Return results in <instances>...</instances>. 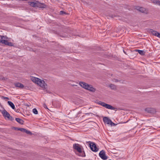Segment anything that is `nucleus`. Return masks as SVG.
<instances>
[{"label":"nucleus","instance_id":"473e14b6","mask_svg":"<svg viewBox=\"0 0 160 160\" xmlns=\"http://www.w3.org/2000/svg\"><path fill=\"white\" fill-rule=\"evenodd\" d=\"M60 36L62 37L65 38V37H66L68 36V35H66V34H65L64 35H60Z\"/></svg>","mask_w":160,"mask_h":160},{"label":"nucleus","instance_id":"f257e3e1","mask_svg":"<svg viewBox=\"0 0 160 160\" xmlns=\"http://www.w3.org/2000/svg\"><path fill=\"white\" fill-rule=\"evenodd\" d=\"M1 43L9 46H13V43L11 42H8V41L7 40V39H8V38L6 36L1 35Z\"/></svg>","mask_w":160,"mask_h":160},{"label":"nucleus","instance_id":"6ab92c4d","mask_svg":"<svg viewBox=\"0 0 160 160\" xmlns=\"http://www.w3.org/2000/svg\"><path fill=\"white\" fill-rule=\"evenodd\" d=\"M15 120L17 122L20 124L22 125H23V124L24 121L22 119L18 118H16Z\"/></svg>","mask_w":160,"mask_h":160},{"label":"nucleus","instance_id":"58836bf2","mask_svg":"<svg viewBox=\"0 0 160 160\" xmlns=\"http://www.w3.org/2000/svg\"><path fill=\"white\" fill-rule=\"evenodd\" d=\"M158 37L160 38V33H159V34H158Z\"/></svg>","mask_w":160,"mask_h":160},{"label":"nucleus","instance_id":"a878e982","mask_svg":"<svg viewBox=\"0 0 160 160\" xmlns=\"http://www.w3.org/2000/svg\"><path fill=\"white\" fill-rule=\"evenodd\" d=\"M97 103L104 107L106 103L101 101H99Z\"/></svg>","mask_w":160,"mask_h":160},{"label":"nucleus","instance_id":"393cba45","mask_svg":"<svg viewBox=\"0 0 160 160\" xmlns=\"http://www.w3.org/2000/svg\"><path fill=\"white\" fill-rule=\"evenodd\" d=\"M109 86L112 89L114 90L116 89V86L114 84H111L109 85Z\"/></svg>","mask_w":160,"mask_h":160},{"label":"nucleus","instance_id":"1a4fd4ad","mask_svg":"<svg viewBox=\"0 0 160 160\" xmlns=\"http://www.w3.org/2000/svg\"><path fill=\"white\" fill-rule=\"evenodd\" d=\"M79 85L82 88L87 89V88H88V84L87 83L84 82H79Z\"/></svg>","mask_w":160,"mask_h":160},{"label":"nucleus","instance_id":"cd10ccee","mask_svg":"<svg viewBox=\"0 0 160 160\" xmlns=\"http://www.w3.org/2000/svg\"><path fill=\"white\" fill-rule=\"evenodd\" d=\"M1 98L2 99H6V101H7L9 99V98H8V97H4V96H1Z\"/></svg>","mask_w":160,"mask_h":160},{"label":"nucleus","instance_id":"39448f33","mask_svg":"<svg viewBox=\"0 0 160 160\" xmlns=\"http://www.w3.org/2000/svg\"><path fill=\"white\" fill-rule=\"evenodd\" d=\"M38 81L37 83V84L42 88H45V85H46V84L43 80H41L40 79V80H38Z\"/></svg>","mask_w":160,"mask_h":160},{"label":"nucleus","instance_id":"f704fd0d","mask_svg":"<svg viewBox=\"0 0 160 160\" xmlns=\"http://www.w3.org/2000/svg\"><path fill=\"white\" fill-rule=\"evenodd\" d=\"M60 14H62L63 13L65 14L66 13L65 12H64L63 11H61L60 12Z\"/></svg>","mask_w":160,"mask_h":160},{"label":"nucleus","instance_id":"ea45409f","mask_svg":"<svg viewBox=\"0 0 160 160\" xmlns=\"http://www.w3.org/2000/svg\"><path fill=\"white\" fill-rule=\"evenodd\" d=\"M16 112H19V111H18V110H17Z\"/></svg>","mask_w":160,"mask_h":160},{"label":"nucleus","instance_id":"7c9ffc66","mask_svg":"<svg viewBox=\"0 0 160 160\" xmlns=\"http://www.w3.org/2000/svg\"><path fill=\"white\" fill-rule=\"evenodd\" d=\"M112 81L113 82H118V81H119V80L115 79V78H114L112 80Z\"/></svg>","mask_w":160,"mask_h":160},{"label":"nucleus","instance_id":"f3484780","mask_svg":"<svg viewBox=\"0 0 160 160\" xmlns=\"http://www.w3.org/2000/svg\"><path fill=\"white\" fill-rule=\"evenodd\" d=\"M86 89L92 92H94L96 90V89L93 88L92 85L89 84L88 86V88H87Z\"/></svg>","mask_w":160,"mask_h":160},{"label":"nucleus","instance_id":"dca6fc26","mask_svg":"<svg viewBox=\"0 0 160 160\" xmlns=\"http://www.w3.org/2000/svg\"><path fill=\"white\" fill-rule=\"evenodd\" d=\"M136 9L142 12H144L146 10L145 8L139 6L136 7Z\"/></svg>","mask_w":160,"mask_h":160},{"label":"nucleus","instance_id":"e433bc0d","mask_svg":"<svg viewBox=\"0 0 160 160\" xmlns=\"http://www.w3.org/2000/svg\"><path fill=\"white\" fill-rule=\"evenodd\" d=\"M109 16H110V17H111V18H114V17H116V16H115V15H110Z\"/></svg>","mask_w":160,"mask_h":160},{"label":"nucleus","instance_id":"aec40b11","mask_svg":"<svg viewBox=\"0 0 160 160\" xmlns=\"http://www.w3.org/2000/svg\"><path fill=\"white\" fill-rule=\"evenodd\" d=\"M31 79L33 82L36 84L37 83L38 81V80H40V78L33 77H31Z\"/></svg>","mask_w":160,"mask_h":160},{"label":"nucleus","instance_id":"a211bd4d","mask_svg":"<svg viewBox=\"0 0 160 160\" xmlns=\"http://www.w3.org/2000/svg\"><path fill=\"white\" fill-rule=\"evenodd\" d=\"M52 103L53 105L54 106H56L57 108H58L60 106V103L58 101L56 102L52 101Z\"/></svg>","mask_w":160,"mask_h":160},{"label":"nucleus","instance_id":"c9c22d12","mask_svg":"<svg viewBox=\"0 0 160 160\" xmlns=\"http://www.w3.org/2000/svg\"><path fill=\"white\" fill-rule=\"evenodd\" d=\"M124 81L122 80H119V81H118V82H119L120 83H123Z\"/></svg>","mask_w":160,"mask_h":160},{"label":"nucleus","instance_id":"72a5a7b5","mask_svg":"<svg viewBox=\"0 0 160 160\" xmlns=\"http://www.w3.org/2000/svg\"><path fill=\"white\" fill-rule=\"evenodd\" d=\"M110 124L111 125V126H115L116 124L114 123L113 122H112V121H111V122H110Z\"/></svg>","mask_w":160,"mask_h":160},{"label":"nucleus","instance_id":"ddd939ff","mask_svg":"<svg viewBox=\"0 0 160 160\" xmlns=\"http://www.w3.org/2000/svg\"><path fill=\"white\" fill-rule=\"evenodd\" d=\"M149 32H151L152 34L155 36L158 37V35L159 34V33L155 30H153L152 29H150L149 30Z\"/></svg>","mask_w":160,"mask_h":160},{"label":"nucleus","instance_id":"c85d7f7f","mask_svg":"<svg viewBox=\"0 0 160 160\" xmlns=\"http://www.w3.org/2000/svg\"><path fill=\"white\" fill-rule=\"evenodd\" d=\"M7 79V78L1 76V80H2L3 81H5Z\"/></svg>","mask_w":160,"mask_h":160},{"label":"nucleus","instance_id":"423d86ee","mask_svg":"<svg viewBox=\"0 0 160 160\" xmlns=\"http://www.w3.org/2000/svg\"><path fill=\"white\" fill-rule=\"evenodd\" d=\"M145 110L148 113H154L156 112L155 109L152 108H147Z\"/></svg>","mask_w":160,"mask_h":160},{"label":"nucleus","instance_id":"9b49d317","mask_svg":"<svg viewBox=\"0 0 160 160\" xmlns=\"http://www.w3.org/2000/svg\"><path fill=\"white\" fill-rule=\"evenodd\" d=\"M19 131L22 132H26L27 134H32V132L30 131L27 130V129L24 128H20Z\"/></svg>","mask_w":160,"mask_h":160},{"label":"nucleus","instance_id":"f03ea898","mask_svg":"<svg viewBox=\"0 0 160 160\" xmlns=\"http://www.w3.org/2000/svg\"><path fill=\"white\" fill-rule=\"evenodd\" d=\"M2 113L3 116L6 119L10 120L12 121L14 119L12 116H11L10 114L8 112L4 109L2 111Z\"/></svg>","mask_w":160,"mask_h":160},{"label":"nucleus","instance_id":"4468645a","mask_svg":"<svg viewBox=\"0 0 160 160\" xmlns=\"http://www.w3.org/2000/svg\"><path fill=\"white\" fill-rule=\"evenodd\" d=\"M73 147L77 151L80 150L81 148L80 145L78 144L75 143L73 145Z\"/></svg>","mask_w":160,"mask_h":160},{"label":"nucleus","instance_id":"9d476101","mask_svg":"<svg viewBox=\"0 0 160 160\" xmlns=\"http://www.w3.org/2000/svg\"><path fill=\"white\" fill-rule=\"evenodd\" d=\"M103 121L104 123L109 124H110V122H111V120L107 117H105L103 118Z\"/></svg>","mask_w":160,"mask_h":160},{"label":"nucleus","instance_id":"b1692460","mask_svg":"<svg viewBox=\"0 0 160 160\" xmlns=\"http://www.w3.org/2000/svg\"><path fill=\"white\" fill-rule=\"evenodd\" d=\"M136 51L138 52L141 55H144L145 54L146 52L143 50H137Z\"/></svg>","mask_w":160,"mask_h":160},{"label":"nucleus","instance_id":"0eeeda50","mask_svg":"<svg viewBox=\"0 0 160 160\" xmlns=\"http://www.w3.org/2000/svg\"><path fill=\"white\" fill-rule=\"evenodd\" d=\"M78 153L77 154L79 156L84 157L86 155L85 152L84 151H82V148L80 150L78 151Z\"/></svg>","mask_w":160,"mask_h":160},{"label":"nucleus","instance_id":"f8f14e48","mask_svg":"<svg viewBox=\"0 0 160 160\" xmlns=\"http://www.w3.org/2000/svg\"><path fill=\"white\" fill-rule=\"evenodd\" d=\"M29 4L32 7H37L38 2H29Z\"/></svg>","mask_w":160,"mask_h":160},{"label":"nucleus","instance_id":"20e7f679","mask_svg":"<svg viewBox=\"0 0 160 160\" xmlns=\"http://www.w3.org/2000/svg\"><path fill=\"white\" fill-rule=\"evenodd\" d=\"M99 156L103 160H106L108 158V157L106 155L105 151L102 150H101L99 153Z\"/></svg>","mask_w":160,"mask_h":160},{"label":"nucleus","instance_id":"c756f323","mask_svg":"<svg viewBox=\"0 0 160 160\" xmlns=\"http://www.w3.org/2000/svg\"><path fill=\"white\" fill-rule=\"evenodd\" d=\"M43 107L46 109H48V108L47 107V106L45 103H43Z\"/></svg>","mask_w":160,"mask_h":160},{"label":"nucleus","instance_id":"412c9836","mask_svg":"<svg viewBox=\"0 0 160 160\" xmlns=\"http://www.w3.org/2000/svg\"><path fill=\"white\" fill-rule=\"evenodd\" d=\"M15 87H18L21 88H22L24 87V85L20 83H17L15 84Z\"/></svg>","mask_w":160,"mask_h":160},{"label":"nucleus","instance_id":"4be33fe9","mask_svg":"<svg viewBox=\"0 0 160 160\" xmlns=\"http://www.w3.org/2000/svg\"><path fill=\"white\" fill-rule=\"evenodd\" d=\"M8 103L12 109H15V105L12 102L8 101Z\"/></svg>","mask_w":160,"mask_h":160},{"label":"nucleus","instance_id":"6e6552de","mask_svg":"<svg viewBox=\"0 0 160 160\" xmlns=\"http://www.w3.org/2000/svg\"><path fill=\"white\" fill-rule=\"evenodd\" d=\"M47 7V5L44 4L43 3H41L38 2V3L37 5V8H39L43 9L44 8H46Z\"/></svg>","mask_w":160,"mask_h":160},{"label":"nucleus","instance_id":"2eb2a0df","mask_svg":"<svg viewBox=\"0 0 160 160\" xmlns=\"http://www.w3.org/2000/svg\"><path fill=\"white\" fill-rule=\"evenodd\" d=\"M104 107L107 109H110L111 110H115L116 109L115 108H114L111 105L107 103H105Z\"/></svg>","mask_w":160,"mask_h":160},{"label":"nucleus","instance_id":"5701e85b","mask_svg":"<svg viewBox=\"0 0 160 160\" xmlns=\"http://www.w3.org/2000/svg\"><path fill=\"white\" fill-rule=\"evenodd\" d=\"M151 1L153 3L160 6V1L159 0H151Z\"/></svg>","mask_w":160,"mask_h":160},{"label":"nucleus","instance_id":"2f4dec72","mask_svg":"<svg viewBox=\"0 0 160 160\" xmlns=\"http://www.w3.org/2000/svg\"><path fill=\"white\" fill-rule=\"evenodd\" d=\"M13 128L15 130H20V128H17V127H13Z\"/></svg>","mask_w":160,"mask_h":160},{"label":"nucleus","instance_id":"bb28decb","mask_svg":"<svg viewBox=\"0 0 160 160\" xmlns=\"http://www.w3.org/2000/svg\"><path fill=\"white\" fill-rule=\"evenodd\" d=\"M32 112L35 114H38V111L35 108L32 109Z\"/></svg>","mask_w":160,"mask_h":160},{"label":"nucleus","instance_id":"4c0bfd02","mask_svg":"<svg viewBox=\"0 0 160 160\" xmlns=\"http://www.w3.org/2000/svg\"><path fill=\"white\" fill-rule=\"evenodd\" d=\"M90 114H92V113L91 112H90V113H85V114L86 115H89Z\"/></svg>","mask_w":160,"mask_h":160},{"label":"nucleus","instance_id":"7ed1b4c3","mask_svg":"<svg viewBox=\"0 0 160 160\" xmlns=\"http://www.w3.org/2000/svg\"><path fill=\"white\" fill-rule=\"evenodd\" d=\"M89 145L91 149L93 152H96L98 150V148L97 147L96 143L91 141L87 142Z\"/></svg>","mask_w":160,"mask_h":160}]
</instances>
